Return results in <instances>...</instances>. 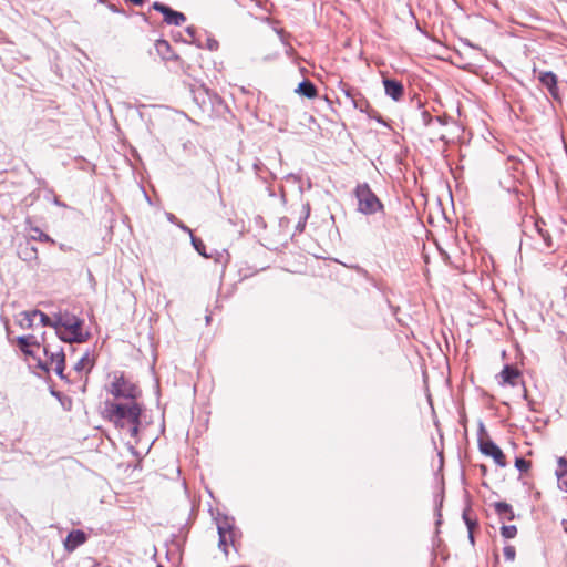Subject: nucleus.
Wrapping results in <instances>:
<instances>
[{
	"label": "nucleus",
	"mask_w": 567,
	"mask_h": 567,
	"mask_svg": "<svg viewBox=\"0 0 567 567\" xmlns=\"http://www.w3.org/2000/svg\"><path fill=\"white\" fill-rule=\"evenodd\" d=\"M104 411L106 417L120 430L121 434L133 439L137 443L142 413V406L137 401L121 402L107 400Z\"/></svg>",
	"instance_id": "nucleus-1"
},
{
	"label": "nucleus",
	"mask_w": 567,
	"mask_h": 567,
	"mask_svg": "<svg viewBox=\"0 0 567 567\" xmlns=\"http://www.w3.org/2000/svg\"><path fill=\"white\" fill-rule=\"evenodd\" d=\"M55 332L64 342L82 343L89 339V333L83 331V319L69 311L55 313Z\"/></svg>",
	"instance_id": "nucleus-2"
},
{
	"label": "nucleus",
	"mask_w": 567,
	"mask_h": 567,
	"mask_svg": "<svg viewBox=\"0 0 567 567\" xmlns=\"http://www.w3.org/2000/svg\"><path fill=\"white\" fill-rule=\"evenodd\" d=\"M106 390L113 395L114 401L121 402L136 401L141 394L138 388L122 374H115Z\"/></svg>",
	"instance_id": "nucleus-3"
},
{
	"label": "nucleus",
	"mask_w": 567,
	"mask_h": 567,
	"mask_svg": "<svg viewBox=\"0 0 567 567\" xmlns=\"http://www.w3.org/2000/svg\"><path fill=\"white\" fill-rule=\"evenodd\" d=\"M354 196L358 202L357 210L363 215H373L383 209V204L367 183L355 187Z\"/></svg>",
	"instance_id": "nucleus-4"
},
{
	"label": "nucleus",
	"mask_w": 567,
	"mask_h": 567,
	"mask_svg": "<svg viewBox=\"0 0 567 567\" xmlns=\"http://www.w3.org/2000/svg\"><path fill=\"white\" fill-rule=\"evenodd\" d=\"M43 351L45 355L49 358V367H44L47 370H53L61 378L63 377V371L65 367V357L62 349L56 351H52L50 346L43 347Z\"/></svg>",
	"instance_id": "nucleus-5"
},
{
	"label": "nucleus",
	"mask_w": 567,
	"mask_h": 567,
	"mask_svg": "<svg viewBox=\"0 0 567 567\" xmlns=\"http://www.w3.org/2000/svg\"><path fill=\"white\" fill-rule=\"evenodd\" d=\"M153 9L161 12L164 16V21L171 25H182L186 21V17L184 13L174 11L169 7L161 3L154 2Z\"/></svg>",
	"instance_id": "nucleus-6"
},
{
	"label": "nucleus",
	"mask_w": 567,
	"mask_h": 567,
	"mask_svg": "<svg viewBox=\"0 0 567 567\" xmlns=\"http://www.w3.org/2000/svg\"><path fill=\"white\" fill-rule=\"evenodd\" d=\"M481 451L483 454L493 457L495 463L501 467H504L506 465L504 453L494 442L487 441L482 443Z\"/></svg>",
	"instance_id": "nucleus-7"
},
{
	"label": "nucleus",
	"mask_w": 567,
	"mask_h": 567,
	"mask_svg": "<svg viewBox=\"0 0 567 567\" xmlns=\"http://www.w3.org/2000/svg\"><path fill=\"white\" fill-rule=\"evenodd\" d=\"M384 91L388 96L394 101H399L404 92L403 84L400 81L393 79L383 80Z\"/></svg>",
	"instance_id": "nucleus-8"
},
{
	"label": "nucleus",
	"mask_w": 567,
	"mask_h": 567,
	"mask_svg": "<svg viewBox=\"0 0 567 567\" xmlns=\"http://www.w3.org/2000/svg\"><path fill=\"white\" fill-rule=\"evenodd\" d=\"M540 83L546 86L553 97L558 96L557 76L553 72H543L539 75Z\"/></svg>",
	"instance_id": "nucleus-9"
},
{
	"label": "nucleus",
	"mask_w": 567,
	"mask_h": 567,
	"mask_svg": "<svg viewBox=\"0 0 567 567\" xmlns=\"http://www.w3.org/2000/svg\"><path fill=\"white\" fill-rule=\"evenodd\" d=\"M85 539V534L82 530H72L64 542V547L68 551H73L76 547L82 545Z\"/></svg>",
	"instance_id": "nucleus-10"
},
{
	"label": "nucleus",
	"mask_w": 567,
	"mask_h": 567,
	"mask_svg": "<svg viewBox=\"0 0 567 567\" xmlns=\"http://www.w3.org/2000/svg\"><path fill=\"white\" fill-rule=\"evenodd\" d=\"M558 467L556 470L557 483L560 491L567 493V460L559 457L557 461Z\"/></svg>",
	"instance_id": "nucleus-11"
},
{
	"label": "nucleus",
	"mask_w": 567,
	"mask_h": 567,
	"mask_svg": "<svg viewBox=\"0 0 567 567\" xmlns=\"http://www.w3.org/2000/svg\"><path fill=\"white\" fill-rule=\"evenodd\" d=\"M519 378V371L511 365H505L499 373L501 383L515 385Z\"/></svg>",
	"instance_id": "nucleus-12"
},
{
	"label": "nucleus",
	"mask_w": 567,
	"mask_h": 567,
	"mask_svg": "<svg viewBox=\"0 0 567 567\" xmlns=\"http://www.w3.org/2000/svg\"><path fill=\"white\" fill-rule=\"evenodd\" d=\"M18 255L24 261L38 259V250L29 241H27L24 245L19 246Z\"/></svg>",
	"instance_id": "nucleus-13"
},
{
	"label": "nucleus",
	"mask_w": 567,
	"mask_h": 567,
	"mask_svg": "<svg viewBox=\"0 0 567 567\" xmlns=\"http://www.w3.org/2000/svg\"><path fill=\"white\" fill-rule=\"evenodd\" d=\"M35 312L22 311L17 317V322L22 329H32L34 326Z\"/></svg>",
	"instance_id": "nucleus-14"
},
{
	"label": "nucleus",
	"mask_w": 567,
	"mask_h": 567,
	"mask_svg": "<svg viewBox=\"0 0 567 567\" xmlns=\"http://www.w3.org/2000/svg\"><path fill=\"white\" fill-rule=\"evenodd\" d=\"M217 529L219 535L218 547L227 554V536L231 534L230 526L225 522V524H218Z\"/></svg>",
	"instance_id": "nucleus-15"
},
{
	"label": "nucleus",
	"mask_w": 567,
	"mask_h": 567,
	"mask_svg": "<svg viewBox=\"0 0 567 567\" xmlns=\"http://www.w3.org/2000/svg\"><path fill=\"white\" fill-rule=\"evenodd\" d=\"M17 341H18L20 349L25 354H32V351L30 349L31 347H33V346L40 347L39 342L37 341V338L32 334L19 337L17 339Z\"/></svg>",
	"instance_id": "nucleus-16"
},
{
	"label": "nucleus",
	"mask_w": 567,
	"mask_h": 567,
	"mask_svg": "<svg viewBox=\"0 0 567 567\" xmlns=\"http://www.w3.org/2000/svg\"><path fill=\"white\" fill-rule=\"evenodd\" d=\"M93 368V359L90 357V353H84L78 362L74 364V370L78 373H87Z\"/></svg>",
	"instance_id": "nucleus-17"
},
{
	"label": "nucleus",
	"mask_w": 567,
	"mask_h": 567,
	"mask_svg": "<svg viewBox=\"0 0 567 567\" xmlns=\"http://www.w3.org/2000/svg\"><path fill=\"white\" fill-rule=\"evenodd\" d=\"M544 226H545L544 221L537 220L535 223V229H536L537 234L539 235V237L542 238V240L544 241V246L546 248H551L553 247L551 235L549 234V231L546 228H544Z\"/></svg>",
	"instance_id": "nucleus-18"
},
{
	"label": "nucleus",
	"mask_w": 567,
	"mask_h": 567,
	"mask_svg": "<svg viewBox=\"0 0 567 567\" xmlns=\"http://www.w3.org/2000/svg\"><path fill=\"white\" fill-rule=\"evenodd\" d=\"M296 92L308 99H312L317 95V89L310 81L301 82L296 89Z\"/></svg>",
	"instance_id": "nucleus-19"
},
{
	"label": "nucleus",
	"mask_w": 567,
	"mask_h": 567,
	"mask_svg": "<svg viewBox=\"0 0 567 567\" xmlns=\"http://www.w3.org/2000/svg\"><path fill=\"white\" fill-rule=\"evenodd\" d=\"M496 513L505 519L512 520L514 513L512 506L505 502H497L494 505Z\"/></svg>",
	"instance_id": "nucleus-20"
},
{
	"label": "nucleus",
	"mask_w": 567,
	"mask_h": 567,
	"mask_svg": "<svg viewBox=\"0 0 567 567\" xmlns=\"http://www.w3.org/2000/svg\"><path fill=\"white\" fill-rule=\"evenodd\" d=\"M32 311L35 312V319L39 318L42 326L52 327L55 330V326H56L55 324V313L53 315V317H49L40 310H32Z\"/></svg>",
	"instance_id": "nucleus-21"
},
{
	"label": "nucleus",
	"mask_w": 567,
	"mask_h": 567,
	"mask_svg": "<svg viewBox=\"0 0 567 567\" xmlns=\"http://www.w3.org/2000/svg\"><path fill=\"white\" fill-rule=\"evenodd\" d=\"M31 230L33 231V234L30 235L31 240H39V241H43V243L54 244V240L49 235L41 231L38 227H33V228H31Z\"/></svg>",
	"instance_id": "nucleus-22"
},
{
	"label": "nucleus",
	"mask_w": 567,
	"mask_h": 567,
	"mask_svg": "<svg viewBox=\"0 0 567 567\" xmlns=\"http://www.w3.org/2000/svg\"><path fill=\"white\" fill-rule=\"evenodd\" d=\"M190 240H192V245L193 247L195 248V250L203 257L205 258H209L210 256L206 252V248H205V245L204 243L202 241V239L195 237V236H192L190 237Z\"/></svg>",
	"instance_id": "nucleus-23"
},
{
	"label": "nucleus",
	"mask_w": 567,
	"mask_h": 567,
	"mask_svg": "<svg viewBox=\"0 0 567 567\" xmlns=\"http://www.w3.org/2000/svg\"><path fill=\"white\" fill-rule=\"evenodd\" d=\"M501 534L505 538H514L517 534V528L515 525H504L501 528Z\"/></svg>",
	"instance_id": "nucleus-24"
},
{
	"label": "nucleus",
	"mask_w": 567,
	"mask_h": 567,
	"mask_svg": "<svg viewBox=\"0 0 567 567\" xmlns=\"http://www.w3.org/2000/svg\"><path fill=\"white\" fill-rule=\"evenodd\" d=\"M515 466L520 472H527L530 467V463L524 458H516Z\"/></svg>",
	"instance_id": "nucleus-25"
},
{
	"label": "nucleus",
	"mask_w": 567,
	"mask_h": 567,
	"mask_svg": "<svg viewBox=\"0 0 567 567\" xmlns=\"http://www.w3.org/2000/svg\"><path fill=\"white\" fill-rule=\"evenodd\" d=\"M503 553H504V557L507 560L513 561L515 559L516 551L513 546H511V545L505 546Z\"/></svg>",
	"instance_id": "nucleus-26"
},
{
	"label": "nucleus",
	"mask_w": 567,
	"mask_h": 567,
	"mask_svg": "<svg viewBox=\"0 0 567 567\" xmlns=\"http://www.w3.org/2000/svg\"><path fill=\"white\" fill-rule=\"evenodd\" d=\"M347 96L352 100L354 107L360 109L361 111L363 110L362 105L359 104V102L355 100L353 95L350 94V92H347Z\"/></svg>",
	"instance_id": "nucleus-27"
},
{
	"label": "nucleus",
	"mask_w": 567,
	"mask_h": 567,
	"mask_svg": "<svg viewBox=\"0 0 567 567\" xmlns=\"http://www.w3.org/2000/svg\"><path fill=\"white\" fill-rule=\"evenodd\" d=\"M177 226H178L181 229H183L184 231H186L187 234H189V235H190V237H192V236H194V235H193V233H192V230H190L187 226H185L184 224H182V223H179V221H178V223H177Z\"/></svg>",
	"instance_id": "nucleus-28"
},
{
	"label": "nucleus",
	"mask_w": 567,
	"mask_h": 567,
	"mask_svg": "<svg viewBox=\"0 0 567 567\" xmlns=\"http://www.w3.org/2000/svg\"><path fill=\"white\" fill-rule=\"evenodd\" d=\"M162 47H165L166 49H168V48H169V44H168V42H167V41H165V40L158 41V42H157V49H158V50H161V49H162Z\"/></svg>",
	"instance_id": "nucleus-29"
},
{
	"label": "nucleus",
	"mask_w": 567,
	"mask_h": 567,
	"mask_svg": "<svg viewBox=\"0 0 567 567\" xmlns=\"http://www.w3.org/2000/svg\"><path fill=\"white\" fill-rule=\"evenodd\" d=\"M466 525H467L468 530H470V539H471V542H473V540H474V539H473V535H472V526H473V523H472L470 519H467V518H466Z\"/></svg>",
	"instance_id": "nucleus-30"
},
{
	"label": "nucleus",
	"mask_w": 567,
	"mask_h": 567,
	"mask_svg": "<svg viewBox=\"0 0 567 567\" xmlns=\"http://www.w3.org/2000/svg\"><path fill=\"white\" fill-rule=\"evenodd\" d=\"M167 219L177 225L178 220L173 214H167Z\"/></svg>",
	"instance_id": "nucleus-31"
},
{
	"label": "nucleus",
	"mask_w": 567,
	"mask_h": 567,
	"mask_svg": "<svg viewBox=\"0 0 567 567\" xmlns=\"http://www.w3.org/2000/svg\"><path fill=\"white\" fill-rule=\"evenodd\" d=\"M186 31H187V33H188L192 38L194 37V32H195V30H194V28H193V27H188V28L186 29Z\"/></svg>",
	"instance_id": "nucleus-32"
},
{
	"label": "nucleus",
	"mask_w": 567,
	"mask_h": 567,
	"mask_svg": "<svg viewBox=\"0 0 567 567\" xmlns=\"http://www.w3.org/2000/svg\"><path fill=\"white\" fill-rule=\"evenodd\" d=\"M563 526H564V529L567 532V520H563Z\"/></svg>",
	"instance_id": "nucleus-33"
},
{
	"label": "nucleus",
	"mask_w": 567,
	"mask_h": 567,
	"mask_svg": "<svg viewBox=\"0 0 567 567\" xmlns=\"http://www.w3.org/2000/svg\"><path fill=\"white\" fill-rule=\"evenodd\" d=\"M157 567H163V566H157Z\"/></svg>",
	"instance_id": "nucleus-34"
}]
</instances>
